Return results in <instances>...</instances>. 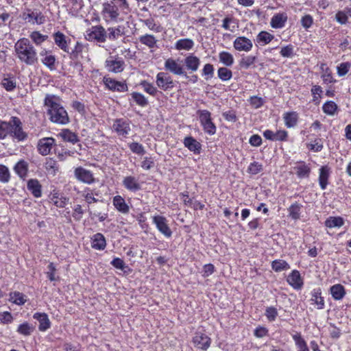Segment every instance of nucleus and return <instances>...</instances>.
I'll list each match as a JSON object with an SVG mask.
<instances>
[{"mask_svg": "<svg viewBox=\"0 0 351 351\" xmlns=\"http://www.w3.org/2000/svg\"><path fill=\"white\" fill-rule=\"evenodd\" d=\"M14 170L21 179L25 180L27 176L28 163L24 160H21L15 165Z\"/></svg>", "mask_w": 351, "mask_h": 351, "instance_id": "nucleus-29", "label": "nucleus"}, {"mask_svg": "<svg viewBox=\"0 0 351 351\" xmlns=\"http://www.w3.org/2000/svg\"><path fill=\"white\" fill-rule=\"evenodd\" d=\"M274 38V35L267 32L262 31L258 34L256 41L258 43L265 45L269 43Z\"/></svg>", "mask_w": 351, "mask_h": 351, "instance_id": "nucleus-40", "label": "nucleus"}, {"mask_svg": "<svg viewBox=\"0 0 351 351\" xmlns=\"http://www.w3.org/2000/svg\"><path fill=\"white\" fill-rule=\"evenodd\" d=\"M156 84L159 88L165 91L172 89L175 86L171 77L165 72H159L157 74Z\"/></svg>", "mask_w": 351, "mask_h": 351, "instance_id": "nucleus-7", "label": "nucleus"}, {"mask_svg": "<svg viewBox=\"0 0 351 351\" xmlns=\"http://www.w3.org/2000/svg\"><path fill=\"white\" fill-rule=\"evenodd\" d=\"M139 41L149 48L155 47L157 43V40L154 35L147 34L140 36Z\"/></svg>", "mask_w": 351, "mask_h": 351, "instance_id": "nucleus-38", "label": "nucleus"}, {"mask_svg": "<svg viewBox=\"0 0 351 351\" xmlns=\"http://www.w3.org/2000/svg\"><path fill=\"white\" fill-rule=\"evenodd\" d=\"M302 208V205L295 203L290 206L288 210L289 213V216L293 219H298L300 217V209Z\"/></svg>", "mask_w": 351, "mask_h": 351, "instance_id": "nucleus-44", "label": "nucleus"}, {"mask_svg": "<svg viewBox=\"0 0 351 351\" xmlns=\"http://www.w3.org/2000/svg\"><path fill=\"white\" fill-rule=\"evenodd\" d=\"M287 281L293 289L299 290L303 286V279L298 270H293L288 276Z\"/></svg>", "mask_w": 351, "mask_h": 351, "instance_id": "nucleus-19", "label": "nucleus"}, {"mask_svg": "<svg viewBox=\"0 0 351 351\" xmlns=\"http://www.w3.org/2000/svg\"><path fill=\"white\" fill-rule=\"evenodd\" d=\"M197 114L204 131L209 135H213L216 132V126L212 121L211 113L207 110H198Z\"/></svg>", "mask_w": 351, "mask_h": 351, "instance_id": "nucleus-5", "label": "nucleus"}, {"mask_svg": "<svg viewBox=\"0 0 351 351\" xmlns=\"http://www.w3.org/2000/svg\"><path fill=\"white\" fill-rule=\"evenodd\" d=\"M1 84L7 91H12L16 88V83L14 76L8 74L6 77L3 78Z\"/></svg>", "mask_w": 351, "mask_h": 351, "instance_id": "nucleus-35", "label": "nucleus"}, {"mask_svg": "<svg viewBox=\"0 0 351 351\" xmlns=\"http://www.w3.org/2000/svg\"><path fill=\"white\" fill-rule=\"evenodd\" d=\"M330 173V168L327 165L322 166L319 169V184L322 190L326 189L327 185L328 184Z\"/></svg>", "mask_w": 351, "mask_h": 351, "instance_id": "nucleus-23", "label": "nucleus"}, {"mask_svg": "<svg viewBox=\"0 0 351 351\" xmlns=\"http://www.w3.org/2000/svg\"><path fill=\"white\" fill-rule=\"evenodd\" d=\"M293 339L295 341V346L298 348V351H310L306 342L302 337L300 333L296 332L292 336Z\"/></svg>", "mask_w": 351, "mask_h": 351, "instance_id": "nucleus-34", "label": "nucleus"}, {"mask_svg": "<svg viewBox=\"0 0 351 351\" xmlns=\"http://www.w3.org/2000/svg\"><path fill=\"white\" fill-rule=\"evenodd\" d=\"M107 39L110 41H114L119 37L125 35V27L123 25L110 27L107 29Z\"/></svg>", "mask_w": 351, "mask_h": 351, "instance_id": "nucleus-20", "label": "nucleus"}, {"mask_svg": "<svg viewBox=\"0 0 351 351\" xmlns=\"http://www.w3.org/2000/svg\"><path fill=\"white\" fill-rule=\"evenodd\" d=\"M256 59V58L252 56L244 57L241 58V60H240L239 66H241V68L247 69L254 63Z\"/></svg>", "mask_w": 351, "mask_h": 351, "instance_id": "nucleus-57", "label": "nucleus"}, {"mask_svg": "<svg viewBox=\"0 0 351 351\" xmlns=\"http://www.w3.org/2000/svg\"><path fill=\"white\" fill-rule=\"evenodd\" d=\"M112 128L118 135L127 137L131 131L130 121L123 119H117L114 121Z\"/></svg>", "mask_w": 351, "mask_h": 351, "instance_id": "nucleus-11", "label": "nucleus"}, {"mask_svg": "<svg viewBox=\"0 0 351 351\" xmlns=\"http://www.w3.org/2000/svg\"><path fill=\"white\" fill-rule=\"evenodd\" d=\"M337 108V104L332 101L326 102L322 107L323 111L330 115L334 114Z\"/></svg>", "mask_w": 351, "mask_h": 351, "instance_id": "nucleus-55", "label": "nucleus"}, {"mask_svg": "<svg viewBox=\"0 0 351 351\" xmlns=\"http://www.w3.org/2000/svg\"><path fill=\"white\" fill-rule=\"evenodd\" d=\"M34 330V328L32 325L25 322L19 326L17 332L23 335L29 336L33 332Z\"/></svg>", "mask_w": 351, "mask_h": 351, "instance_id": "nucleus-48", "label": "nucleus"}, {"mask_svg": "<svg viewBox=\"0 0 351 351\" xmlns=\"http://www.w3.org/2000/svg\"><path fill=\"white\" fill-rule=\"evenodd\" d=\"M10 179V173L8 168L3 165H0V182L7 183Z\"/></svg>", "mask_w": 351, "mask_h": 351, "instance_id": "nucleus-53", "label": "nucleus"}, {"mask_svg": "<svg viewBox=\"0 0 351 351\" xmlns=\"http://www.w3.org/2000/svg\"><path fill=\"white\" fill-rule=\"evenodd\" d=\"M193 342L199 349L206 350L210 345V339L202 332H196L193 338Z\"/></svg>", "mask_w": 351, "mask_h": 351, "instance_id": "nucleus-17", "label": "nucleus"}, {"mask_svg": "<svg viewBox=\"0 0 351 351\" xmlns=\"http://www.w3.org/2000/svg\"><path fill=\"white\" fill-rule=\"evenodd\" d=\"M132 97L137 105L145 107L148 104L147 98L141 93L134 92L132 93Z\"/></svg>", "mask_w": 351, "mask_h": 351, "instance_id": "nucleus-49", "label": "nucleus"}, {"mask_svg": "<svg viewBox=\"0 0 351 351\" xmlns=\"http://www.w3.org/2000/svg\"><path fill=\"white\" fill-rule=\"evenodd\" d=\"M184 64L188 70L196 71L200 64V60L197 56L191 54L184 58Z\"/></svg>", "mask_w": 351, "mask_h": 351, "instance_id": "nucleus-27", "label": "nucleus"}, {"mask_svg": "<svg viewBox=\"0 0 351 351\" xmlns=\"http://www.w3.org/2000/svg\"><path fill=\"white\" fill-rule=\"evenodd\" d=\"M91 246L95 250H104L106 246V241L104 236L101 233L94 234L92 238Z\"/></svg>", "mask_w": 351, "mask_h": 351, "instance_id": "nucleus-30", "label": "nucleus"}, {"mask_svg": "<svg viewBox=\"0 0 351 351\" xmlns=\"http://www.w3.org/2000/svg\"><path fill=\"white\" fill-rule=\"evenodd\" d=\"M74 174L75 178L80 182L86 184H92L95 182V178L93 173L82 167L75 169Z\"/></svg>", "mask_w": 351, "mask_h": 351, "instance_id": "nucleus-14", "label": "nucleus"}, {"mask_svg": "<svg viewBox=\"0 0 351 351\" xmlns=\"http://www.w3.org/2000/svg\"><path fill=\"white\" fill-rule=\"evenodd\" d=\"M271 268L276 272L287 270L290 268L288 263L284 260H275L271 262Z\"/></svg>", "mask_w": 351, "mask_h": 351, "instance_id": "nucleus-41", "label": "nucleus"}, {"mask_svg": "<svg viewBox=\"0 0 351 351\" xmlns=\"http://www.w3.org/2000/svg\"><path fill=\"white\" fill-rule=\"evenodd\" d=\"M165 69L171 73L177 75H184L186 78H189L184 71L183 66L178 63V60L168 58L165 62Z\"/></svg>", "mask_w": 351, "mask_h": 351, "instance_id": "nucleus-9", "label": "nucleus"}, {"mask_svg": "<svg viewBox=\"0 0 351 351\" xmlns=\"http://www.w3.org/2000/svg\"><path fill=\"white\" fill-rule=\"evenodd\" d=\"M111 264L113 267L117 269H121L123 271H125V269L128 268V267L125 265L124 261L119 258H115L111 261Z\"/></svg>", "mask_w": 351, "mask_h": 351, "instance_id": "nucleus-63", "label": "nucleus"}, {"mask_svg": "<svg viewBox=\"0 0 351 351\" xmlns=\"http://www.w3.org/2000/svg\"><path fill=\"white\" fill-rule=\"evenodd\" d=\"M29 38L36 45H40L43 42L47 40L48 36L43 35L38 31H34L30 34Z\"/></svg>", "mask_w": 351, "mask_h": 351, "instance_id": "nucleus-43", "label": "nucleus"}, {"mask_svg": "<svg viewBox=\"0 0 351 351\" xmlns=\"http://www.w3.org/2000/svg\"><path fill=\"white\" fill-rule=\"evenodd\" d=\"M184 145L194 154H199L202 149V145L192 136H186L184 139Z\"/></svg>", "mask_w": 351, "mask_h": 351, "instance_id": "nucleus-26", "label": "nucleus"}, {"mask_svg": "<svg viewBox=\"0 0 351 351\" xmlns=\"http://www.w3.org/2000/svg\"><path fill=\"white\" fill-rule=\"evenodd\" d=\"M288 19L287 14L285 12L278 13L273 16L271 19L270 25L273 28H282Z\"/></svg>", "mask_w": 351, "mask_h": 351, "instance_id": "nucleus-25", "label": "nucleus"}, {"mask_svg": "<svg viewBox=\"0 0 351 351\" xmlns=\"http://www.w3.org/2000/svg\"><path fill=\"white\" fill-rule=\"evenodd\" d=\"M141 86L143 88V90L152 96H156L158 93L157 88L155 87L152 84L149 83L146 81H143L141 83Z\"/></svg>", "mask_w": 351, "mask_h": 351, "instance_id": "nucleus-52", "label": "nucleus"}, {"mask_svg": "<svg viewBox=\"0 0 351 351\" xmlns=\"http://www.w3.org/2000/svg\"><path fill=\"white\" fill-rule=\"evenodd\" d=\"M101 13L104 17L106 18V21L110 20L116 21L119 16V8L113 3L112 1L110 3H104L103 4Z\"/></svg>", "mask_w": 351, "mask_h": 351, "instance_id": "nucleus-10", "label": "nucleus"}, {"mask_svg": "<svg viewBox=\"0 0 351 351\" xmlns=\"http://www.w3.org/2000/svg\"><path fill=\"white\" fill-rule=\"evenodd\" d=\"M321 294L320 289H314L311 293V301L317 305L318 309H323L324 308V300Z\"/></svg>", "mask_w": 351, "mask_h": 351, "instance_id": "nucleus-37", "label": "nucleus"}, {"mask_svg": "<svg viewBox=\"0 0 351 351\" xmlns=\"http://www.w3.org/2000/svg\"><path fill=\"white\" fill-rule=\"evenodd\" d=\"M57 162L56 160H53L52 158H48L46 159V162L45 163V167L47 171H51L53 173H55L57 170Z\"/></svg>", "mask_w": 351, "mask_h": 351, "instance_id": "nucleus-64", "label": "nucleus"}, {"mask_svg": "<svg viewBox=\"0 0 351 351\" xmlns=\"http://www.w3.org/2000/svg\"><path fill=\"white\" fill-rule=\"evenodd\" d=\"M284 119L287 128H293L297 124L298 114L295 112H287L284 114Z\"/></svg>", "mask_w": 351, "mask_h": 351, "instance_id": "nucleus-39", "label": "nucleus"}, {"mask_svg": "<svg viewBox=\"0 0 351 351\" xmlns=\"http://www.w3.org/2000/svg\"><path fill=\"white\" fill-rule=\"evenodd\" d=\"M293 169L299 178H307L310 176L311 167L309 165L306 164L304 161L297 162Z\"/></svg>", "mask_w": 351, "mask_h": 351, "instance_id": "nucleus-22", "label": "nucleus"}, {"mask_svg": "<svg viewBox=\"0 0 351 351\" xmlns=\"http://www.w3.org/2000/svg\"><path fill=\"white\" fill-rule=\"evenodd\" d=\"M113 205L121 213L126 214L130 211L129 206L125 199L120 195H116L113 198Z\"/></svg>", "mask_w": 351, "mask_h": 351, "instance_id": "nucleus-32", "label": "nucleus"}, {"mask_svg": "<svg viewBox=\"0 0 351 351\" xmlns=\"http://www.w3.org/2000/svg\"><path fill=\"white\" fill-rule=\"evenodd\" d=\"M84 45L82 43L77 42L73 49H70L69 47V53L71 58L75 59L77 58L80 53H81L83 51Z\"/></svg>", "mask_w": 351, "mask_h": 351, "instance_id": "nucleus-54", "label": "nucleus"}, {"mask_svg": "<svg viewBox=\"0 0 351 351\" xmlns=\"http://www.w3.org/2000/svg\"><path fill=\"white\" fill-rule=\"evenodd\" d=\"M130 149L136 154L143 155L145 154V149L142 144L137 142H133L129 144Z\"/></svg>", "mask_w": 351, "mask_h": 351, "instance_id": "nucleus-58", "label": "nucleus"}, {"mask_svg": "<svg viewBox=\"0 0 351 351\" xmlns=\"http://www.w3.org/2000/svg\"><path fill=\"white\" fill-rule=\"evenodd\" d=\"M219 61L226 66H230L234 63L233 56L227 51H221L219 54Z\"/></svg>", "mask_w": 351, "mask_h": 351, "instance_id": "nucleus-42", "label": "nucleus"}, {"mask_svg": "<svg viewBox=\"0 0 351 351\" xmlns=\"http://www.w3.org/2000/svg\"><path fill=\"white\" fill-rule=\"evenodd\" d=\"M248 172L256 175L263 170V165L258 162H252L248 167Z\"/></svg>", "mask_w": 351, "mask_h": 351, "instance_id": "nucleus-62", "label": "nucleus"}, {"mask_svg": "<svg viewBox=\"0 0 351 351\" xmlns=\"http://www.w3.org/2000/svg\"><path fill=\"white\" fill-rule=\"evenodd\" d=\"M152 221L158 230L165 237L169 238L171 237L172 231L168 225V221L166 217L161 215H156L153 217Z\"/></svg>", "mask_w": 351, "mask_h": 351, "instance_id": "nucleus-8", "label": "nucleus"}, {"mask_svg": "<svg viewBox=\"0 0 351 351\" xmlns=\"http://www.w3.org/2000/svg\"><path fill=\"white\" fill-rule=\"evenodd\" d=\"M14 50L18 58L22 62L27 65H33L38 62L36 50L28 38L19 39L14 45Z\"/></svg>", "mask_w": 351, "mask_h": 351, "instance_id": "nucleus-2", "label": "nucleus"}, {"mask_svg": "<svg viewBox=\"0 0 351 351\" xmlns=\"http://www.w3.org/2000/svg\"><path fill=\"white\" fill-rule=\"evenodd\" d=\"M27 189L35 197H40L42 195L41 184L36 179H30L27 184Z\"/></svg>", "mask_w": 351, "mask_h": 351, "instance_id": "nucleus-28", "label": "nucleus"}, {"mask_svg": "<svg viewBox=\"0 0 351 351\" xmlns=\"http://www.w3.org/2000/svg\"><path fill=\"white\" fill-rule=\"evenodd\" d=\"M44 104L48 108L47 114L52 122L60 125H65L69 123V118L67 112L58 102L57 97L54 95H47Z\"/></svg>", "mask_w": 351, "mask_h": 351, "instance_id": "nucleus-1", "label": "nucleus"}, {"mask_svg": "<svg viewBox=\"0 0 351 351\" xmlns=\"http://www.w3.org/2000/svg\"><path fill=\"white\" fill-rule=\"evenodd\" d=\"M234 48L239 51H250L253 47L252 41L245 37L239 36L233 42Z\"/></svg>", "mask_w": 351, "mask_h": 351, "instance_id": "nucleus-16", "label": "nucleus"}, {"mask_svg": "<svg viewBox=\"0 0 351 351\" xmlns=\"http://www.w3.org/2000/svg\"><path fill=\"white\" fill-rule=\"evenodd\" d=\"M33 317L39 322L38 329L40 331H45L51 326V322L47 315L45 313H36Z\"/></svg>", "mask_w": 351, "mask_h": 351, "instance_id": "nucleus-24", "label": "nucleus"}, {"mask_svg": "<svg viewBox=\"0 0 351 351\" xmlns=\"http://www.w3.org/2000/svg\"><path fill=\"white\" fill-rule=\"evenodd\" d=\"M62 136L64 141L71 142L73 144L79 141L77 136L69 130H64L62 133Z\"/></svg>", "mask_w": 351, "mask_h": 351, "instance_id": "nucleus-51", "label": "nucleus"}, {"mask_svg": "<svg viewBox=\"0 0 351 351\" xmlns=\"http://www.w3.org/2000/svg\"><path fill=\"white\" fill-rule=\"evenodd\" d=\"M265 315L269 322H274L276 319L278 313L275 307L269 306L266 308Z\"/></svg>", "mask_w": 351, "mask_h": 351, "instance_id": "nucleus-60", "label": "nucleus"}, {"mask_svg": "<svg viewBox=\"0 0 351 351\" xmlns=\"http://www.w3.org/2000/svg\"><path fill=\"white\" fill-rule=\"evenodd\" d=\"M10 296V300L18 305H23L26 302L25 295L22 293H20L19 291H14L13 293H11Z\"/></svg>", "mask_w": 351, "mask_h": 351, "instance_id": "nucleus-46", "label": "nucleus"}, {"mask_svg": "<svg viewBox=\"0 0 351 351\" xmlns=\"http://www.w3.org/2000/svg\"><path fill=\"white\" fill-rule=\"evenodd\" d=\"M55 145V139L53 138H43L38 143V151L43 156L48 155L53 146Z\"/></svg>", "mask_w": 351, "mask_h": 351, "instance_id": "nucleus-18", "label": "nucleus"}, {"mask_svg": "<svg viewBox=\"0 0 351 351\" xmlns=\"http://www.w3.org/2000/svg\"><path fill=\"white\" fill-rule=\"evenodd\" d=\"M344 224V220L341 217H330L325 221L327 228H340Z\"/></svg>", "mask_w": 351, "mask_h": 351, "instance_id": "nucleus-36", "label": "nucleus"}, {"mask_svg": "<svg viewBox=\"0 0 351 351\" xmlns=\"http://www.w3.org/2000/svg\"><path fill=\"white\" fill-rule=\"evenodd\" d=\"M351 67V63L349 62H341L337 67V72L339 77L346 75Z\"/></svg>", "mask_w": 351, "mask_h": 351, "instance_id": "nucleus-56", "label": "nucleus"}, {"mask_svg": "<svg viewBox=\"0 0 351 351\" xmlns=\"http://www.w3.org/2000/svg\"><path fill=\"white\" fill-rule=\"evenodd\" d=\"M330 294L335 300H342L346 295V289L344 287L340 284L332 285L330 289Z\"/></svg>", "mask_w": 351, "mask_h": 351, "instance_id": "nucleus-31", "label": "nucleus"}, {"mask_svg": "<svg viewBox=\"0 0 351 351\" xmlns=\"http://www.w3.org/2000/svg\"><path fill=\"white\" fill-rule=\"evenodd\" d=\"M56 57L53 55L48 54L42 59V62L48 67L51 71L56 69Z\"/></svg>", "mask_w": 351, "mask_h": 351, "instance_id": "nucleus-50", "label": "nucleus"}, {"mask_svg": "<svg viewBox=\"0 0 351 351\" xmlns=\"http://www.w3.org/2000/svg\"><path fill=\"white\" fill-rule=\"evenodd\" d=\"M194 46V42L190 38H183L178 40L175 44V48L177 50L189 51Z\"/></svg>", "mask_w": 351, "mask_h": 351, "instance_id": "nucleus-33", "label": "nucleus"}, {"mask_svg": "<svg viewBox=\"0 0 351 351\" xmlns=\"http://www.w3.org/2000/svg\"><path fill=\"white\" fill-rule=\"evenodd\" d=\"M85 38L90 42L104 43L107 40V32L100 25L92 26L86 31Z\"/></svg>", "mask_w": 351, "mask_h": 351, "instance_id": "nucleus-3", "label": "nucleus"}, {"mask_svg": "<svg viewBox=\"0 0 351 351\" xmlns=\"http://www.w3.org/2000/svg\"><path fill=\"white\" fill-rule=\"evenodd\" d=\"M53 38L54 40L55 44L63 51L69 52V45L70 44L71 40L69 37L65 36L61 32H57L53 33Z\"/></svg>", "mask_w": 351, "mask_h": 351, "instance_id": "nucleus-15", "label": "nucleus"}, {"mask_svg": "<svg viewBox=\"0 0 351 351\" xmlns=\"http://www.w3.org/2000/svg\"><path fill=\"white\" fill-rule=\"evenodd\" d=\"M10 123L11 127L9 135L18 142L26 140L27 138V134L23 131V124L20 119L16 117H12Z\"/></svg>", "mask_w": 351, "mask_h": 351, "instance_id": "nucleus-4", "label": "nucleus"}, {"mask_svg": "<svg viewBox=\"0 0 351 351\" xmlns=\"http://www.w3.org/2000/svg\"><path fill=\"white\" fill-rule=\"evenodd\" d=\"M10 127V120L9 121L0 120V139H4L8 135H9Z\"/></svg>", "mask_w": 351, "mask_h": 351, "instance_id": "nucleus-47", "label": "nucleus"}, {"mask_svg": "<svg viewBox=\"0 0 351 351\" xmlns=\"http://www.w3.org/2000/svg\"><path fill=\"white\" fill-rule=\"evenodd\" d=\"M123 185L126 189L132 192H136L141 189V186L138 179L132 176H126L123 178Z\"/></svg>", "mask_w": 351, "mask_h": 351, "instance_id": "nucleus-21", "label": "nucleus"}, {"mask_svg": "<svg viewBox=\"0 0 351 351\" xmlns=\"http://www.w3.org/2000/svg\"><path fill=\"white\" fill-rule=\"evenodd\" d=\"M103 81L106 87L112 91L123 93L128 90V85L125 82L108 77H104Z\"/></svg>", "mask_w": 351, "mask_h": 351, "instance_id": "nucleus-13", "label": "nucleus"}, {"mask_svg": "<svg viewBox=\"0 0 351 351\" xmlns=\"http://www.w3.org/2000/svg\"><path fill=\"white\" fill-rule=\"evenodd\" d=\"M202 75L206 76V79L212 78L214 75V66L211 64H206L202 70Z\"/></svg>", "mask_w": 351, "mask_h": 351, "instance_id": "nucleus-61", "label": "nucleus"}, {"mask_svg": "<svg viewBox=\"0 0 351 351\" xmlns=\"http://www.w3.org/2000/svg\"><path fill=\"white\" fill-rule=\"evenodd\" d=\"M82 196L84 197L85 201L88 203V204H90L98 201V199L94 197L93 191L90 190L89 188L85 189Z\"/></svg>", "mask_w": 351, "mask_h": 351, "instance_id": "nucleus-59", "label": "nucleus"}, {"mask_svg": "<svg viewBox=\"0 0 351 351\" xmlns=\"http://www.w3.org/2000/svg\"><path fill=\"white\" fill-rule=\"evenodd\" d=\"M22 18L31 24L41 25L45 22V17L40 12L27 9L23 12Z\"/></svg>", "mask_w": 351, "mask_h": 351, "instance_id": "nucleus-12", "label": "nucleus"}, {"mask_svg": "<svg viewBox=\"0 0 351 351\" xmlns=\"http://www.w3.org/2000/svg\"><path fill=\"white\" fill-rule=\"evenodd\" d=\"M218 77L222 81H228L232 77V72L226 67H220L217 71Z\"/></svg>", "mask_w": 351, "mask_h": 351, "instance_id": "nucleus-45", "label": "nucleus"}, {"mask_svg": "<svg viewBox=\"0 0 351 351\" xmlns=\"http://www.w3.org/2000/svg\"><path fill=\"white\" fill-rule=\"evenodd\" d=\"M105 66L109 72L118 73L124 70L125 64L122 58L114 56L106 60Z\"/></svg>", "mask_w": 351, "mask_h": 351, "instance_id": "nucleus-6", "label": "nucleus"}]
</instances>
